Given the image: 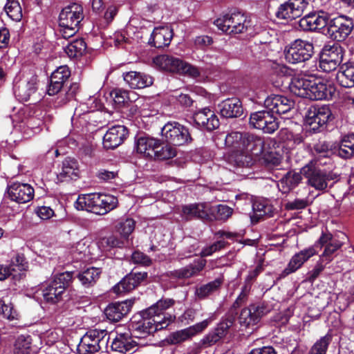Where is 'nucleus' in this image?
Instances as JSON below:
<instances>
[{
	"mask_svg": "<svg viewBox=\"0 0 354 354\" xmlns=\"http://www.w3.org/2000/svg\"><path fill=\"white\" fill-rule=\"evenodd\" d=\"M211 322L210 319H205L185 329L172 333L168 337L171 344H177L185 342L205 329Z\"/></svg>",
	"mask_w": 354,
	"mask_h": 354,
	"instance_id": "obj_23",
	"label": "nucleus"
},
{
	"mask_svg": "<svg viewBox=\"0 0 354 354\" xmlns=\"http://www.w3.org/2000/svg\"><path fill=\"white\" fill-rule=\"evenodd\" d=\"M118 205V199L112 195L97 194L94 207L95 214L104 215L113 210Z\"/></svg>",
	"mask_w": 354,
	"mask_h": 354,
	"instance_id": "obj_34",
	"label": "nucleus"
},
{
	"mask_svg": "<svg viewBox=\"0 0 354 354\" xmlns=\"http://www.w3.org/2000/svg\"><path fill=\"white\" fill-rule=\"evenodd\" d=\"M41 289L44 300L52 304L60 301L64 293L63 288L60 286H56V282L51 280L43 284Z\"/></svg>",
	"mask_w": 354,
	"mask_h": 354,
	"instance_id": "obj_38",
	"label": "nucleus"
},
{
	"mask_svg": "<svg viewBox=\"0 0 354 354\" xmlns=\"http://www.w3.org/2000/svg\"><path fill=\"white\" fill-rule=\"evenodd\" d=\"M180 215L183 219L187 221L194 218L212 221L213 218L211 206L205 203L183 205Z\"/></svg>",
	"mask_w": 354,
	"mask_h": 354,
	"instance_id": "obj_15",
	"label": "nucleus"
},
{
	"mask_svg": "<svg viewBox=\"0 0 354 354\" xmlns=\"http://www.w3.org/2000/svg\"><path fill=\"white\" fill-rule=\"evenodd\" d=\"M223 282V278L218 277L205 284L196 287L194 291L195 297L198 300L207 299L220 289Z\"/></svg>",
	"mask_w": 354,
	"mask_h": 354,
	"instance_id": "obj_40",
	"label": "nucleus"
},
{
	"mask_svg": "<svg viewBox=\"0 0 354 354\" xmlns=\"http://www.w3.org/2000/svg\"><path fill=\"white\" fill-rule=\"evenodd\" d=\"M227 244V242L219 240L204 247L200 252L201 258L194 259L185 267L171 272V277L178 279H187L199 275L207 264V261L204 258L225 248Z\"/></svg>",
	"mask_w": 354,
	"mask_h": 354,
	"instance_id": "obj_3",
	"label": "nucleus"
},
{
	"mask_svg": "<svg viewBox=\"0 0 354 354\" xmlns=\"http://www.w3.org/2000/svg\"><path fill=\"white\" fill-rule=\"evenodd\" d=\"M233 213V209L225 205L220 204L216 207L215 219L225 221L229 218Z\"/></svg>",
	"mask_w": 354,
	"mask_h": 354,
	"instance_id": "obj_59",
	"label": "nucleus"
},
{
	"mask_svg": "<svg viewBox=\"0 0 354 354\" xmlns=\"http://www.w3.org/2000/svg\"><path fill=\"white\" fill-rule=\"evenodd\" d=\"M153 62L160 70L166 72L187 75L192 77L200 75L198 68L173 55L167 54L158 55L153 58Z\"/></svg>",
	"mask_w": 354,
	"mask_h": 354,
	"instance_id": "obj_4",
	"label": "nucleus"
},
{
	"mask_svg": "<svg viewBox=\"0 0 354 354\" xmlns=\"http://www.w3.org/2000/svg\"><path fill=\"white\" fill-rule=\"evenodd\" d=\"M263 271V266L261 264L257 265L253 270L249 271L248 276L245 280V289L250 290L253 281L256 279L257 276Z\"/></svg>",
	"mask_w": 354,
	"mask_h": 354,
	"instance_id": "obj_57",
	"label": "nucleus"
},
{
	"mask_svg": "<svg viewBox=\"0 0 354 354\" xmlns=\"http://www.w3.org/2000/svg\"><path fill=\"white\" fill-rule=\"evenodd\" d=\"M353 29V20L345 15H339L329 19L325 35L333 40L342 41L348 37Z\"/></svg>",
	"mask_w": 354,
	"mask_h": 354,
	"instance_id": "obj_12",
	"label": "nucleus"
},
{
	"mask_svg": "<svg viewBox=\"0 0 354 354\" xmlns=\"http://www.w3.org/2000/svg\"><path fill=\"white\" fill-rule=\"evenodd\" d=\"M318 253L317 242L314 245L304 248L299 252L295 254L290 260L287 267L283 270L282 274L288 275L295 272L310 258Z\"/></svg>",
	"mask_w": 354,
	"mask_h": 354,
	"instance_id": "obj_21",
	"label": "nucleus"
},
{
	"mask_svg": "<svg viewBox=\"0 0 354 354\" xmlns=\"http://www.w3.org/2000/svg\"><path fill=\"white\" fill-rule=\"evenodd\" d=\"M129 131L124 125L116 124L106 131L103 137V145L106 149H115L127 138Z\"/></svg>",
	"mask_w": 354,
	"mask_h": 354,
	"instance_id": "obj_25",
	"label": "nucleus"
},
{
	"mask_svg": "<svg viewBox=\"0 0 354 354\" xmlns=\"http://www.w3.org/2000/svg\"><path fill=\"white\" fill-rule=\"evenodd\" d=\"M124 82L133 89H140L151 86L153 84V78L144 73L129 71L124 73Z\"/></svg>",
	"mask_w": 354,
	"mask_h": 354,
	"instance_id": "obj_31",
	"label": "nucleus"
},
{
	"mask_svg": "<svg viewBox=\"0 0 354 354\" xmlns=\"http://www.w3.org/2000/svg\"><path fill=\"white\" fill-rule=\"evenodd\" d=\"M84 17L83 7L79 3H73L62 10L59 15V24L79 28Z\"/></svg>",
	"mask_w": 354,
	"mask_h": 354,
	"instance_id": "obj_18",
	"label": "nucleus"
},
{
	"mask_svg": "<svg viewBox=\"0 0 354 354\" xmlns=\"http://www.w3.org/2000/svg\"><path fill=\"white\" fill-rule=\"evenodd\" d=\"M70 75L71 71L68 67L66 66H61L52 73L50 78L54 81L59 82L60 84L64 86Z\"/></svg>",
	"mask_w": 354,
	"mask_h": 354,
	"instance_id": "obj_53",
	"label": "nucleus"
},
{
	"mask_svg": "<svg viewBox=\"0 0 354 354\" xmlns=\"http://www.w3.org/2000/svg\"><path fill=\"white\" fill-rule=\"evenodd\" d=\"M33 187L28 183L15 182L8 187V195L11 201L17 203H26L34 197Z\"/></svg>",
	"mask_w": 354,
	"mask_h": 354,
	"instance_id": "obj_19",
	"label": "nucleus"
},
{
	"mask_svg": "<svg viewBox=\"0 0 354 354\" xmlns=\"http://www.w3.org/2000/svg\"><path fill=\"white\" fill-rule=\"evenodd\" d=\"M313 53V43L301 39L294 40L284 50L285 59L287 62L292 64L309 60Z\"/></svg>",
	"mask_w": 354,
	"mask_h": 354,
	"instance_id": "obj_8",
	"label": "nucleus"
},
{
	"mask_svg": "<svg viewBox=\"0 0 354 354\" xmlns=\"http://www.w3.org/2000/svg\"><path fill=\"white\" fill-rule=\"evenodd\" d=\"M101 270L98 268L91 267L76 274V277L84 288L93 286L100 279Z\"/></svg>",
	"mask_w": 354,
	"mask_h": 354,
	"instance_id": "obj_41",
	"label": "nucleus"
},
{
	"mask_svg": "<svg viewBox=\"0 0 354 354\" xmlns=\"http://www.w3.org/2000/svg\"><path fill=\"white\" fill-rule=\"evenodd\" d=\"M247 132L232 131L225 139V145L232 148L235 151L242 150Z\"/></svg>",
	"mask_w": 354,
	"mask_h": 354,
	"instance_id": "obj_46",
	"label": "nucleus"
},
{
	"mask_svg": "<svg viewBox=\"0 0 354 354\" xmlns=\"http://www.w3.org/2000/svg\"><path fill=\"white\" fill-rule=\"evenodd\" d=\"M214 25L228 35H236L247 31L251 26L250 21L240 12L225 15L214 21Z\"/></svg>",
	"mask_w": 354,
	"mask_h": 354,
	"instance_id": "obj_7",
	"label": "nucleus"
},
{
	"mask_svg": "<svg viewBox=\"0 0 354 354\" xmlns=\"http://www.w3.org/2000/svg\"><path fill=\"white\" fill-rule=\"evenodd\" d=\"M176 156V149L169 144L165 145L160 140V144L156 145L151 160H166L173 158Z\"/></svg>",
	"mask_w": 354,
	"mask_h": 354,
	"instance_id": "obj_43",
	"label": "nucleus"
},
{
	"mask_svg": "<svg viewBox=\"0 0 354 354\" xmlns=\"http://www.w3.org/2000/svg\"><path fill=\"white\" fill-rule=\"evenodd\" d=\"M337 154L342 158H350L354 156V133H348L342 136Z\"/></svg>",
	"mask_w": 354,
	"mask_h": 354,
	"instance_id": "obj_42",
	"label": "nucleus"
},
{
	"mask_svg": "<svg viewBox=\"0 0 354 354\" xmlns=\"http://www.w3.org/2000/svg\"><path fill=\"white\" fill-rule=\"evenodd\" d=\"M0 314L9 321L17 320L19 317V314L12 304L4 299H0Z\"/></svg>",
	"mask_w": 354,
	"mask_h": 354,
	"instance_id": "obj_51",
	"label": "nucleus"
},
{
	"mask_svg": "<svg viewBox=\"0 0 354 354\" xmlns=\"http://www.w3.org/2000/svg\"><path fill=\"white\" fill-rule=\"evenodd\" d=\"M173 37L172 29L166 26H159L153 28L151 34L148 44L151 46L157 48H160L165 46H168Z\"/></svg>",
	"mask_w": 354,
	"mask_h": 354,
	"instance_id": "obj_27",
	"label": "nucleus"
},
{
	"mask_svg": "<svg viewBox=\"0 0 354 354\" xmlns=\"http://www.w3.org/2000/svg\"><path fill=\"white\" fill-rule=\"evenodd\" d=\"M221 115L225 118H236L241 117L243 107L241 101L237 97L227 98L218 104Z\"/></svg>",
	"mask_w": 354,
	"mask_h": 354,
	"instance_id": "obj_26",
	"label": "nucleus"
},
{
	"mask_svg": "<svg viewBox=\"0 0 354 354\" xmlns=\"http://www.w3.org/2000/svg\"><path fill=\"white\" fill-rule=\"evenodd\" d=\"M301 172L291 170L288 171L279 181L277 186L283 194L289 193L301 183Z\"/></svg>",
	"mask_w": 354,
	"mask_h": 354,
	"instance_id": "obj_36",
	"label": "nucleus"
},
{
	"mask_svg": "<svg viewBox=\"0 0 354 354\" xmlns=\"http://www.w3.org/2000/svg\"><path fill=\"white\" fill-rule=\"evenodd\" d=\"M334 116L329 106H310L306 113V122L314 132H321L333 121Z\"/></svg>",
	"mask_w": 354,
	"mask_h": 354,
	"instance_id": "obj_10",
	"label": "nucleus"
},
{
	"mask_svg": "<svg viewBox=\"0 0 354 354\" xmlns=\"http://www.w3.org/2000/svg\"><path fill=\"white\" fill-rule=\"evenodd\" d=\"M293 105V101L286 96L270 95L264 100V110L251 113L250 123L266 133H272L279 128V122L274 114L286 113L291 110Z\"/></svg>",
	"mask_w": 354,
	"mask_h": 354,
	"instance_id": "obj_2",
	"label": "nucleus"
},
{
	"mask_svg": "<svg viewBox=\"0 0 354 354\" xmlns=\"http://www.w3.org/2000/svg\"><path fill=\"white\" fill-rule=\"evenodd\" d=\"M234 155V160L239 167H250L253 163V158L251 153L245 149L238 150Z\"/></svg>",
	"mask_w": 354,
	"mask_h": 354,
	"instance_id": "obj_52",
	"label": "nucleus"
},
{
	"mask_svg": "<svg viewBox=\"0 0 354 354\" xmlns=\"http://www.w3.org/2000/svg\"><path fill=\"white\" fill-rule=\"evenodd\" d=\"M86 45L84 39H76L69 42L65 47L64 51L71 58L82 56L85 52Z\"/></svg>",
	"mask_w": 354,
	"mask_h": 354,
	"instance_id": "obj_47",
	"label": "nucleus"
},
{
	"mask_svg": "<svg viewBox=\"0 0 354 354\" xmlns=\"http://www.w3.org/2000/svg\"><path fill=\"white\" fill-rule=\"evenodd\" d=\"M268 312L267 308L262 304H251L241 311L239 323L241 326L253 328Z\"/></svg>",
	"mask_w": 354,
	"mask_h": 354,
	"instance_id": "obj_16",
	"label": "nucleus"
},
{
	"mask_svg": "<svg viewBox=\"0 0 354 354\" xmlns=\"http://www.w3.org/2000/svg\"><path fill=\"white\" fill-rule=\"evenodd\" d=\"M109 336L106 329L95 328L87 331L77 345L78 354H96L106 347Z\"/></svg>",
	"mask_w": 354,
	"mask_h": 354,
	"instance_id": "obj_5",
	"label": "nucleus"
},
{
	"mask_svg": "<svg viewBox=\"0 0 354 354\" xmlns=\"http://www.w3.org/2000/svg\"><path fill=\"white\" fill-rule=\"evenodd\" d=\"M327 264L328 263H326L324 261H322V259H319L315 264V267L308 272V281L310 282H313L322 272Z\"/></svg>",
	"mask_w": 354,
	"mask_h": 354,
	"instance_id": "obj_56",
	"label": "nucleus"
},
{
	"mask_svg": "<svg viewBox=\"0 0 354 354\" xmlns=\"http://www.w3.org/2000/svg\"><path fill=\"white\" fill-rule=\"evenodd\" d=\"M12 268H17L19 271L25 270L28 267V262L23 254H17L11 260ZM17 270H15V272Z\"/></svg>",
	"mask_w": 354,
	"mask_h": 354,
	"instance_id": "obj_63",
	"label": "nucleus"
},
{
	"mask_svg": "<svg viewBox=\"0 0 354 354\" xmlns=\"http://www.w3.org/2000/svg\"><path fill=\"white\" fill-rule=\"evenodd\" d=\"M311 14L314 21L315 31L323 30L322 32L325 34L330 19L328 15L323 11L312 12Z\"/></svg>",
	"mask_w": 354,
	"mask_h": 354,
	"instance_id": "obj_49",
	"label": "nucleus"
},
{
	"mask_svg": "<svg viewBox=\"0 0 354 354\" xmlns=\"http://www.w3.org/2000/svg\"><path fill=\"white\" fill-rule=\"evenodd\" d=\"M308 4L306 0H287L279 5L275 16L279 19L292 21L302 15Z\"/></svg>",
	"mask_w": 354,
	"mask_h": 354,
	"instance_id": "obj_14",
	"label": "nucleus"
},
{
	"mask_svg": "<svg viewBox=\"0 0 354 354\" xmlns=\"http://www.w3.org/2000/svg\"><path fill=\"white\" fill-rule=\"evenodd\" d=\"M336 80L342 87H354V61L348 60L342 64L337 73Z\"/></svg>",
	"mask_w": 354,
	"mask_h": 354,
	"instance_id": "obj_32",
	"label": "nucleus"
},
{
	"mask_svg": "<svg viewBox=\"0 0 354 354\" xmlns=\"http://www.w3.org/2000/svg\"><path fill=\"white\" fill-rule=\"evenodd\" d=\"M162 140L174 146L183 145L191 141L188 129L177 122H168L161 128Z\"/></svg>",
	"mask_w": 354,
	"mask_h": 354,
	"instance_id": "obj_11",
	"label": "nucleus"
},
{
	"mask_svg": "<svg viewBox=\"0 0 354 354\" xmlns=\"http://www.w3.org/2000/svg\"><path fill=\"white\" fill-rule=\"evenodd\" d=\"M135 224L132 218H127L120 222L118 230L123 238L127 239L134 230Z\"/></svg>",
	"mask_w": 354,
	"mask_h": 354,
	"instance_id": "obj_55",
	"label": "nucleus"
},
{
	"mask_svg": "<svg viewBox=\"0 0 354 354\" xmlns=\"http://www.w3.org/2000/svg\"><path fill=\"white\" fill-rule=\"evenodd\" d=\"M307 198H295L293 201H288L285 204V209L287 210H299L306 208L308 205Z\"/></svg>",
	"mask_w": 354,
	"mask_h": 354,
	"instance_id": "obj_58",
	"label": "nucleus"
},
{
	"mask_svg": "<svg viewBox=\"0 0 354 354\" xmlns=\"http://www.w3.org/2000/svg\"><path fill=\"white\" fill-rule=\"evenodd\" d=\"M253 215L251 216L252 222L259 221L265 216H272V207L265 201H255L252 204Z\"/></svg>",
	"mask_w": 354,
	"mask_h": 354,
	"instance_id": "obj_45",
	"label": "nucleus"
},
{
	"mask_svg": "<svg viewBox=\"0 0 354 354\" xmlns=\"http://www.w3.org/2000/svg\"><path fill=\"white\" fill-rule=\"evenodd\" d=\"M73 272H64L56 275L51 281L56 282V286H60L64 292L66 288L70 285L73 278Z\"/></svg>",
	"mask_w": 354,
	"mask_h": 354,
	"instance_id": "obj_54",
	"label": "nucleus"
},
{
	"mask_svg": "<svg viewBox=\"0 0 354 354\" xmlns=\"http://www.w3.org/2000/svg\"><path fill=\"white\" fill-rule=\"evenodd\" d=\"M138 343L132 339L129 333L118 334L111 343V349L114 352L125 354L135 350Z\"/></svg>",
	"mask_w": 354,
	"mask_h": 354,
	"instance_id": "obj_33",
	"label": "nucleus"
},
{
	"mask_svg": "<svg viewBox=\"0 0 354 354\" xmlns=\"http://www.w3.org/2000/svg\"><path fill=\"white\" fill-rule=\"evenodd\" d=\"M346 239V234L342 232H339L335 235L329 232H322L316 241L318 251L325 246L323 253L319 257L322 261L329 263L333 259L335 252L342 248Z\"/></svg>",
	"mask_w": 354,
	"mask_h": 354,
	"instance_id": "obj_6",
	"label": "nucleus"
},
{
	"mask_svg": "<svg viewBox=\"0 0 354 354\" xmlns=\"http://www.w3.org/2000/svg\"><path fill=\"white\" fill-rule=\"evenodd\" d=\"M193 119L197 127L209 131L217 129L220 125L217 115L209 107L201 109L195 112Z\"/></svg>",
	"mask_w": 354,
	"mask_h": 354,
	"instance_id": "obj_22",
	"label": "nucleus"
},
{
	"mask_svg": "<svg viewBox=\"0 0 354 354\" xmlns=\"http://www.w3.org/2000/svg\"><path fill=\"white\" fill-rule=\"evenodd\" d=\"M279 136L283 140H292L294 144L295 145H299L304 140L302 136L300 134H294L288 129H281L279 131Z\"/></svg>",
	"mask_w": 354,
	"mask_h": 354,
	"instance_id": "obj_61",
	"label": "nucleus"
},
{
	"mask_svg": "<svg viewBox=\"0 0 354 354\" xmlns=\"http://www.w3.org/2000/svg\"><path fill=\"white\" fill-rule=\"evenodd\" d=\"M158 144H160V140L148 136L139 137L135 142L137 152L151 160Z\"/></svg>",
	"mask_w": 354,
	"mask_h": 354,
	"instance_id": "obj_35",
	"label": "nucleus"
},
{
	"mask_svg": "<svg viewBox=\"0 0 354 354\" xmlns=\"http://www.w3.org/2000/svg\"><path fill=\"white\" fill-rule=\"evenodd\" d=\"M332 341L329 333L319 338L311 347L308 354H326L328 346Z\"/></svg>",
	"mask_w": 354,
	"mask_h": 354,
	"instance_id": "obj_48",
	"label": "nucleus"
},
{
	"mask_svg": "<svg viewBox=\"0 0 354 354\" xmlns=\"http://www.w3.org/2000/svg\"><path fill=\"white\" fill-rule=\"evenodd\" d=\"M174 304L173 299H161L134 315L129 325L133 337L138 339L145 338L158 330L167 328L175 320L176 317L165 312Z\"/></svg>",
	"mask_w": 354,
	"mask_h": 354,
	"instance_id": "obj_1",
	"label": "nucleus"
},
{
	"mask_svg": "<svg viewBox=\"0 0 354 354\" xmlns=\"http://www.w3.org/2000/svg\"><path fill=\"white\" fill-rule=\"evenodd\" d=\"M79 164L75 158H66L62 164L61 170L57 174V180L60 182H67L79 178Z\"/></svg>",
	"mask_w": 354,
	"mask_h": 354,
	"instance_id": "obj_29",
	"label": "nucleus"
},
{
	"mask_svg": "<svg viewBox=\"0 0 354 354\" xmlns=\"http://www.w3.org/2000/svg\"><path fill=\"white\" fill-rule=\"evenodd\" d=\"M97 193L80 194L75 202L74 206L77 210H85L94 213V207Z\"/></svg>",
	"mask_w": 354,
	"mask_h": 354,
	"instance_id": "obj_44",
	"label": "nucleus"
},
{
	"mask_svg": "<svg viewBox=\"0 0 354 354\" xmlns=\"http://www.w3.org/2000/svg\"><path fill=\"white\" fill-rule=\"evenodd\" d=\"M146 272H135L126 275L114 287L113 290L118 294L130 292L137 287L146 277Z\"/></svg>",
	"mask_w": 354,
	"mask_h": 354,
	"instance_id": "obj_30",
	"label": "nucleus"
},
{
	"mask_svg": "<svg viewBox=\"0 0 354 354\" xmlns=\"http://www.w3.org/2000/svg\"><path fill=\"white\" fill-rule=\"evenodd\" d=\"M5 10L8 17L13 21H19L22 19V9L18 1L8 0Z\"/></svg>",
	"mask_w": 354,
	"mask_h": 354,
	"instance_id": "obj_50",
	"label": "nucleus"
},
{
	"mask_svg": "<svg viewBox=\"0 0 354 354\" xmlns=\"http://www.w3.org/2000/svg\"><path fill=\"white\" fill-rule=\"evenodd\" d=\"M37 348L32 344V339L30 335H19L14 344V354H35Z\"/></svg>",
	"mask_w": 354,
	"mask_h": 354,
	"instance_id": "obj_39",
	"label": "nucleus"
},
{
	"mask_svg": "<svg viewBox=\"0 0 354 354\" xmlns=\"http://www.w3.org/2000/svg\"><path fill=\"white\" fill-rule=\"evenodd\" d=\"M308 99L322 100L331 99L335 92L333 84L320 79L310 78Z\"/></svg>",
	"mask_w": 354,
	"mask_h": 354,
	"instance_id": "obj_17",
	"label": "nucleus"
},
{
	"mask_svg": "<svg viewBox=\"0 0 354 354\" xmlns=\"http://www.w3.org/2000/svg\"><path fill=\"white\" fill-rule=\"evenodd\" d=\"M131 307L132 302L127 300L111 303L105 308L104 314L110 322H118L129 313Z\"/></svg>",
	"mask_w": 354,
	"mask_h": 354,
	"instance_id": "obj_28",
	"label": "nucleus"
},
{
	"mask_svg": "<svg viewBox=\"0 0 354 354\" xmlns=\"http://www.w3.org/2000/svg\"><path fill=\"white\" fill-rule=\"evenodd\" d=\"M115 103L122 104L129 100V93L127 91L120 88H115L111 93Z\"/></svg>",
	"mask_w": 354,
	"mask_h": 354,
	"instance_id": "obj_64",
	"label": "nucleus"
},
{
	"mask_svg": "<svg viewBox=\"0 0 354 354\" xmlns=\"http://www.w3.org/2000/svg\"><path fill=\"white\" fill-rule=\"evenodd\" d=\"M275 142L270 138H264L247 132L243 149H245L253 156H258L266 151V145H274Z\"/></svg>",
	"mask_w": 354,
	"mask_h": 354,
	"instance_id": "obj_24",
	"label": "nucleus"
},
{
	"mask_svg": "<svg viewBox=\"0 0 354 354\" xmlns=\"http://www.w3.org/2000/svg\"><path fill=\"white\" fill-rule=\"evenodd\" d=\"M234 318L232 316L222 318L217 326L208 333L202 339L201 344L205 347L211 346L221 340L233 325Z\"/></svg>",
	"mask_w": 354,
	"mask_h": 354,
	"instance_id": "obj_20",
	"label": "nucleus"
},
{
	"mask_svg": "<svg viewBox=\"0 0 354 354\" xmlns=\"http://www.w3.org/2000/svg\"><path fill=\"white\" fill-rule=\"evenodd\" d=\"M131 259L134 263L143 266H149L152 263L151 259L140 251H135L131 255Z\"/></svg>",
	"mask_w": 354,
	"mask_h": 354,
	"instance_id": "obj_60",
	"label": "nucleus"
},
{
	"mask_svg": "<svg viewBox=\"0 0 354 354\" xmlns=\"http://www.w3.org/2000/svg\"><path fill=\"white\" fill-rule=\"evenodd\" d=\"M37 91V79L35 75L17 76L14 80L13 91L19 101L27 102Z\"/></svg>",
	"mask_w": 354,
	"mask_h": 354,
	"instance_id": "obj_13",
	"label": "nucleus"
},
{
	"mask_svg": "<svg viewBox=\"0 0 354 354\" xmlns=\"http://www.w3.org/2000/svg\"><path fill=\"white\" fill-rule=\"evenodd\" d=\"M310 78L295 76L289 84V90L293 95L307 98L309 93Z\"/></svg>",
	"mask_w": 354,
	"mask_h": 354,
	"instance_id": "obj_37",
	"label": "nucleus"
},
{
	"mask_svg": "<svg viewBox=\"0 0 354 354\" xmlns=\"http://www.w3.org/2000/svg\"><path fill=\"white\" fill-rule=\"evenodd\" d=\"M301 172L308 179V184L318 191H324L328 182L335 179V175L319 169L316 163L310 162L302 167Z\"/></svg>",
	"mask_w": 354,
	"mask_h": 354,
	"instance_id": "obj_9",
	"label": "nucleus"
},
{
	"mask_svg": "<svg viewBox=\"0 0 354 354\" xmlns=\"http://www.w3.org/2000/svg\"><path fill=\"white\" fill-rule=\"evenodd\" d=\"M299 28L304 31H315L314 21H313L311 12L305 15L298 21Z\"/></svg>",
	"mask_w": 354,
	"mask_h": 354,
	"instance_id": "obj_62",
	"label": "nucleus"
}]
</instances>
